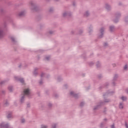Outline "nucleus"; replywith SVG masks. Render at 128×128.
I'll list each match as a JSON object with an SVG mask.
<instances>
[{"instance_id":"nucleus-17","label":"nucleus","mask_w":128,"mask_h":128,"mask_svg":"<svg viewBox=\"0 0 128 128\" xmlns=\"http://www.w3.org/2000/svg\"><path fill=\"white\" fill-rule=\"evenodd\" d=\"M46 60H49V58H46Z\"/></svg>"},{"instance_id":"nucleus-5","label":"nucleus","mask_w":128,"mask_h":128,"mask_svg":"<svg viewBox=\"0 0 128 128\" xmlns=\"http://www.w3.org/2000/svg\"><path fill=\"white\" fill-rule=\"evenodd\" d=\"M128 68V66H127V65H126L125 66H124V70H126Z\"/></svg>"},{"instance_id":"nucleus-4","label":"nucleus","mask_w":128,"mask_h":128,"mask_svg":"<svg viewBox=\"0 0 128 128\" xmlns=\"http://www.w3.org/2000/svg\"><path fill=\"white\" fill-rule=\"evenodd\" d=\"M122 100H126V97H122Z\"/></svg>"},{"instance_id":"nucleus-25","label":"nucleus","mask_w":128,"mask_h":128,"mask_svg":"<svg viewBox=\"0 0 128 128\" xmlns=\"http://www.w3.org/2000/svg\"><path fill=\"white\" fill-rule=\"evenodd\" d=\"M106 8H108V6H106Z\"/></svg>"},{"instance_id":"nucleus-14","label":"nucleus","mask_w":128,"mask_h":128,"mask_svg":"<svg viewBox=\"0 0 128 128\" xmlns=\"http://www.w3.org/2000/svg\"><path fill=\"white\" fill-rule=\"evenodd\" d=\"M126 128H128V124H126Z\"/></svg>"},{"instance_id":"nucleus-24","label":"nucleus","mask_w":128,"mask_h":128,"mask_svg":"<svg viewBox=\"0 0 128 128\" xmlns=\"http://www.w3.org/2000/svg\"><path fill=\"white\" fill-rule=\"evenodd\" d=\"M64 16H66V15H64Z\"/></svg>"},{"instance_id":"nucleus-6","label":"nucleus","mask_w":128,"mask_h":128,"mask_svg":"<svg viewBox=\"0 0 128 128\" xmlns=\"http://www.w3.org/2000/svg\"><path fill=\"white\" fill-rule=\"evenodd\" d=\"M11 117H12L11 114H9L8 115V116H7V118H10Z\"/></svg>"},{"instance_id":"nucleus-12","label":"nucleus","mask_w":128,"mask_h":128,"mask_svg":"<svg viewBox=\"0 0 128 128\" xmlns=\"http://www.w3.org/2000/svg\"><path fill=\"white\" fill-rule=\"evenodd\" d=\"M88 12H86L85 14V16H88Z\"/></svg>"},{"instance_id":"nucleus-10","label":"nucleus","mask_w":128,"mask_h":128,"mask_svg":"<svg viewBox=\"0 0 128 128\" xmlns=\"http://www.w3.org/2000/svg\"><path fill=\"white\" fill-rule=\"evenodd\" d=\"M24 122H25V120H24V119L21 120V122L24 123Z\"/></svg>"},{"instance_id":"nucleus-21","label":"nucleus","mask_w":128,"mask_h":128,"mask_svg":"<svg viewBox=\"0 0 128 128\" xmlns=\"http://www.w3.org/2000/svg\"><path fill=\"white\" fill-rule=\"evenodd\" d=\"M52 128H55V126H54Z\"/></svg>"},{"instance_id":"nucleus-11","label":"nucleus","mask_w":128,"mask_h":128,"mask_svg":"<svg viewBox=\"0 0 128 128\" xmlns=\"http://www.w3.org/2000/svg\"><path fill=\"white\" fill-rule=\"evenodd\" d=\"M108 46V43L105 42V43L104 44V46Z\"/></svg>"},{"instance_id":"nucleus-19","label":"nucleus","mask_w":128,"mask_h":128,"mask_svg":"<svg viewBox=\"0 0 128 128\" xmlns=\"http://www.w3.org/2000/svg\"><path fill=\"white\" fill-rule=\"evenodd\" d=\"M4 126L3 125H1V126H0V127H1V128H2Z\"/></svg>"},{"instance_id":"nucleus-3","label":"nucleus","mask_w":128,"mask_h":128,"mask_svg":"<svg viewBox=\"0 0 128 128\" xmlns=\"http://www.w3.org/2000/svg\"><path fill=\"white\" fill-rule=\"evenodd\" d=\"M2 31L0 30V38H2Z\"/></svg>"},{"instance_id":"nucleus-9","label":"nucleus","mask_w":128,"mask_h":128,"mask_svg":"<svg viewBox=\"0 0 128 128\" xmlns=\"http://www.w3.org/2000/svg\"><path fill=\"white\" fill-rule=\"evenodd\" d=\"M110 30H114V26H110Z\"/></svg>"},{"instance_id":"nucleus-20","label":"nucleus","mask_w":128,"mask_h":128,"mask_svg":"<svg viewBox=\"0 0 128 128\" xmlns=\"http://www.w3.org/2000/svg\"><path fill=\"white\" fill-rule=\"evenodd\" d=\"M22 99H24V96H23V97H22V98H21V100H22Z\"/></svg>"},{"instance_id":"nucleus-15","label":"nucleus","mask_w":128,"mask_h":128,"mask_svg":"<svg viewBox=\"0 0 128 128\" xmlns=\"http://www.w3.org/2000/svg\"><path fill=\"white\" fill-rule=\"evenodd\" d=\"M112 128H114V125H112L111 126Z\"/></svg>"},{"instance_id":"nucleus-18","label":"nucleus","mask_w":128,"mask_h":128,"mask_svg":"<svg viewBox=\"0 0 128 128\" xmlns=\"http://www.w3.org/2000/svg\"><path fill=\"white\" fill-rule=\"evenodd\" d=\"M71 95H73V92H70Z\"/></svg>"},{"instance_id":"nucleus-22","label":"nucleus","mask_w":128,"mask_h":128,"mask_svg":"<svg viewBox=\"0 0 128 128\" xmlns=\"http://www.w3.org/2000/svg\"><path fill=\"white\" fill-rule=\"evenodd\" d=\"M22 15H24V14H20V16H22Z\"/></svg>"},{"instance_id":"nucleus-7","label":"nucleus","mask_w":128,"mask_h":128,"mask_svg":"<svg viewBox=\"0 0 128 128\" xmlns=\"http://www.w3.org/2000/svg\"><path fill=\"white\" fill-rule=\"evenodd\" d=\"M41 128H46V126H44V125H42Z\"/></svg>"},{"instance_id":"nucleus-16","label":"nucleus","mask_w":128,"mask_h":128,"mask_svg":"<svg viewBox=\"0 0 128 128\" xmlns=\"http://www.w3.org/2000/svg\"><path fill=\"white\" fill-rule=\"evenodd\" d=\"M4 127H5L6 128H8V126H7L6 125H5Z\"/></svg>"},{"instance_id":"nucleus-23","label":"nucleus","mask_w":128,"mask_h":128,"mask_svg":"<svg viewBox=\"0 0 128 128\" xmlns=\"http://www.w3.org/2000/svg\"><path fill=\"white\" fill-rule=\"evenodd\" d=\"M12 40H14V38H12Z\"/></svg>"},{"instance_id":"nucleus-2","label":"nucleus","mask_w":128,"mask_h":128,"mask_svg":"<svg viewBox=\"0 0 128 128\" xmlns=\"http://www.w3.org/2000/svg\"><path fill=\"white\" fill-rule=\"evenodd\" d=\"M119 108H123V104H122V103L120 104H119Z\"/></svg>"},{"instance_id":"nucleus-8","label":"nucleus","mask_w":128,"mask_h":128,"mask_svg":"<svg viewBox=\"0 0 128 128\" xmlns=\"http://www.w3.org/2000/svg\"><path fill=\"white\" fill-rule=\"evenodd\" d=\"M20 82H21V83H24V80H22V79H20Z\"/></svg>"},{"instance_id":"nucleus-13","label":"nucleus","mask_w":128,"mask_h":128,"mask_svg":"<svg viewBox=\"0 0 128 128\" xmlns=\"http://www.w3.org/2000/svg\"><path fill=\"white\" fill-rule=\"evenodd\" d=\"M101 34H102V32H104V29L102 28L100 30Z\"/></svg>"},{"instance_id":"nucleus-1","label":"nucleus","mask_w":128,"mask_h":128,"mask_svg":"<svg viewBox=\"0 0 128 128\" xmlns=\"http://www.w3.org/2000/svg\"><path fill=\"white\" fill-rule=\"evenodd\" d=\"M24 94L25 96H28L30 94V90L28 88L24 90Z\"/></svg>"}]
</instances>
